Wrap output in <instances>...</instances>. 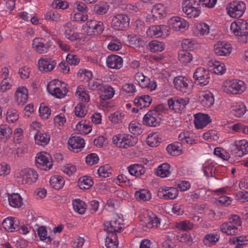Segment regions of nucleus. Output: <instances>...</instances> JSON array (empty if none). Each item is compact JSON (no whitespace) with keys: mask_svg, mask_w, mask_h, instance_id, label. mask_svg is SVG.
<instances>
[{"mask_svg":"<svg viewBox=\"0 0 248 248\" xmlns=\"http://www.w3.org/2000/svg\"><path fill=\"white\" fill-rule=\"evenodd\" d=\"M38 177V174L35 170L28 168L21 170L17 181L20 184H31L36 181Z\"/></svg>","mask_w":248,"mask_h":248,"instance_id":"nucleus-4","label":"nucleus"},{"mask_svg":"<svg viewBox=\"0 0 248 248\" xmlns=\"http://www.w3.org/2000/svg\"><path fill=\"white\" fill-rule=\"evenodd\" d=\"M246 4L243 1H234L231 2L227 7L229 15L234 18H239L244 13Z\"/></svg>","mask_w":248,"mask_h":248,"instance_id":"nucleus-6","label":"nucleus"},{"mask_svg":"<svg viewBox=\"0 0 248 248\" xmlns=\"http://www.w3.org/2000/svg\"><path fill=\"white\" fill-rule=\"evenodd\" d=\"M200 4L196 0H184L182 3L183 11L188 17H197L201 13Z\"/></svg>","mask_w":248,"mask_h":248,"instance_id":"nucleus-3","label":"nucleus"},{"mask_svg":"<svg viewBox=\"0 0 248 248\" xmlns=\"http://www.w3.org/2000/svg\"><path fill=\"white\" fill-rule=\"evenodd\" d=\"M112 226L113 225L112 224L111 221H107L104 224V230L108 232V235L113 237L115 239H116V230Z\"/></svg>","mask_w":248,"mask_h":248,"instance_id":"nucleus-52","label":"nucleus"},{"mask_svg":"<svg viewBox=\"0 0 248 248\" xmlns=\"http://www.w3.org/2000/svg\"><path fill=\"white\" fill-rule=\"evenodd\" d=\"M38 68L43 73H46L52 70L56 64L55 61H49L46 59H41L39 60Z\"/></svg>","mask_w":248,"mask_h":248,"instance_id":"nucleus-25","label":"nucleus"},{"mask_svg":"<svg viewBox=\"0 0 248 248\" xmlns=\"http://www.w3.org/2000/svg\"><path fill=\"white\" fill-rule=\"evenodd\" d=\"M152 13L154 16L161 18L166 14L165 7L162 4L158 3L155 5L152 9Z\"/></svg>","mask_w":248,"mask_h":248,"instance_id":"nucleus-48","label":"nucleus"},{"mask_svg":"<svg viewBox=\"0 0 248 248\" xmlns=\"http://www.w3.org/2000/svg\"><path fill=\"white\" fill-rule=\"evenodd\" d=\"M178 195V190L173 187L163 186L159 188L157 192V196L160 199L165 200H173Z\"/></svg>","mask_w":248,"mask_h":248,"instance_id":"nucleus-11","label":"nucleus"},{"mask_svg":"<svg viewBox=\"0 0 248 248\" xmlns=\"http://www.w3.org/2000/svg\"><path fill=\"white\" fill-rule=\"evenodd\" d=\"M220 238L219 234L216 232L215 233H209L206 234L203 239V244L208 247L214 245L219 240Z\"/></svg>","mask_w":248,"mask_h":248,"instance_id":"nucleus-34","label":"nucleus"},{"mask_svg":"<svg viewBox=\"0 0 248 248\" xmlns=\"http://www.w3.org/2000/svg\"><path fill=\"white\" fill-rule=\"evenodd\" d=\"M18 223V220L17 218H14L13 219L12 217H7L2 222V226L4 229L11 232L17 231V230L19 229Z\"/></svg>","mask_w":248,"mask_h":248,"instance_id":"nucleus-24","label":"nucleus"},{"mask_svg":"<svg viewBox=\"0 0 248 248\" xmlns=\"http://www.w3.org/2000/svg\"><path fill=\"white\" fill-rule=\"evenodd\" d=\"M152 99L148 95H142L140 96L135 98L134 100V104L137 107H140V109L142 108L149 107L151 104Z\"/></svg>","mask_w":248,"mask_h":248,"instance_id":"nucleus-27","label":"nucleus"},{"mask_svg":"<svg viewBox=\"0 0 248 248\" xmlns=\"http://www.w3.org/2000/svg\"><path fill=\"white\" fill-rule=\"evenodd\" d=\"M181 143L176 142L169 145L166 150L169 154L172 155H179L182 154Z\"/></svg>","mask_w":248,"mask_h":248,"instance_id":"nucleus-39","label":"nucleus"},{"mask_svg":"<svg viewBox=\"0 0 248 248\" xmlns=\"http://www.w3.org/2000/svg\"><path fill=\"white\" fill-rule=\"evenodd\" d=\"M86 25V32L90 35L101 34L104 30L103 23L101 21L95 20L88 21Z\"/></svg>","mask_w":248,"mask_h":248,"instance_id":"nucleus-12","label":"nucleus"},{"mask_svg":"<svg viewBox=\"0 0 248 248\" xmlns=\"http://www.w3.org/2000/svg\"><path fill=\"white\" fill-rule=\"evenodd\" d=\"M176 227L179 230L188 231L193 228V224L188 220H184L177 223Z\"/></svg>","mask_w":248,"mask_h":248,"instance_id":"nucleus-56","label":"nucleus"},{"mask_svg":"<svg viewBox=\"0 0 248 248\" xmlns=\"http://www.w3.org/2000/svg\"><path fill=\"white\" fill-rule=\"evenodd\" d=\"M93 181L86 176L80 177L78 182V186L81 189H88L93 185Z\"/></svg>","mask_w":248,"mask_h":248,"instance_id":"nucleus-42","label":"nucleus"},{"mask_svg":"<svg viewBox=\"0 0 248 248\" xmlns=\"http://www.w3.org/2000/svg\"><path fill=\"white\" fill-rule=\"evenodd\" d=\"M170 166L168 163H163L158 167L156 174L162 178L168 177L170 174Z\"/></svg>","mask_w":248,"mask_h":248,"instance_id":"nucleus-40","label":"nucleus"},{"mask_svg":"<svg viewBox=\"0 0 248 248\" xmlns=\"http://www.w3.org/2000/svg\"><path fill=\"white\" fill-rule=\"evenodd\" d=\"M187 80L185 77L179 76L174 78L173 83L176 89L183 92H186L188 87Z\"/></svg>","mask_w":248,"mask_h":248,"instance_id":"nucleus-33","label":"nucleus"},{"mask_svg":"<svg viewBox=\"0 0 248 248\" xmlns=\"http://www.w3.org/2000/svg\"><path fill=\"white\" fill-rule=\"evenodd\" d=\"M130 18L125 14H118L111 20V26L117 30H124L129 27Z\"/></svg>","mask_w":248,"mask_h":248,"instance_id":"nucleus-8","label":"nucleus"},{"mask_svg":"<svg viewBox=\"0 0 248 248\" xmlns=\"http://www.w3.org/2000/svg\"><path fill=\"white\" fill-rule=\"evenodd\" d=\"M85 203L79 199L73 201V206L74 210L79 214H83L85 211Z\"/></svg>","mask_w":248,"mask_h":248,"instance_id":"nucleus-49","label":"nucleus"},{"mask_svg":"<svg viewBox=\"0 0 248 248\" xmlns=\"http://www.w3.org/2000/svg\"><path fill=\"white\" fill-rule=\"evenodd\" d=\"M76 95L82 101L88 102L90 100L89 94L81 87L78 88Z\"/></svg>","mask_w":248,"mask_h":248,"instance_id":"nucleus-54","label":"nucleus"},{"mask_svg":"<svg viewBox=\"0 0 248 248\" xmlns=\"http://www.w3.org/2000/svg\"><path fill=\"white\" fill-rule=\"evenodd\" d=\"M138 138L129 134H118L112 138V142L119 148L126 149L135 146Z\"/></svg>","mask_w":248,"mask_h":248,"instance_id":"nucleus-2","label":"nucleus"},{"mask_svg":"<svg viewBox=\"0 0 248 248\" xmlns=\"http://www.w3.org/2000/svg\"><path fill=\"white\" fill-rule=\"evenodd\" d=\"M38 235L42 241H45L47 245H50L52 240L50 236H46L47 231L46 227H40L37 230Z\"/></svg>","mask_w":248,"mask_h":248,"instance_id":"nucleus-46","label":"nucleus"},{"mask_svg":"<svg viewBox=\"0 0 248 248\" xmlns=\"http://www.w3.org/2000/svg\"><path fill=\"white\" fill-rule=\"evenodd\" d=\"M220 229L223 232L228 235H236L238 234L241 231V228L232 225L231 223L225 222L220 226Z\"/></svg>","mask_w":248,"mask_h":248,"instance_id":"nucleus-29","label":"nucleus"},{"mask_svg":"<svg viewBox=\"0 0 248 248\" xmlns=\"http://www.w3.org/2000/svg\"><path fill=\"white\" fill-rule=\"evenodd\" d=\"M160 25L152 26L147 31L146 33L148 36L151 37L158 38L162 36L160 31Z\"/></svg>","mask_w":248,"mask_h":248,"instance_id":"nucleus-47","label":"nucleus"},{"mask_svg":"<svg viewBox=\"0 0 248 248\" xmlns=\"http://www.w3.org/2000/svg\"><path fill=\"white\" fill-rule=\"evenodd\" d=\"M193 78L196 84L201 86L206 85L210 80L209 72L204 68H198L194 73Z\"/></svg>","mask_w":248,"mask_h":248,"instance_id":"nucleus-7","label":"nucleus"},{"mask_svg":"<svg viewBox=\"0 0 248 248\" xmlns=\"http://www.w3.org/2000/svg\"><path fill=\"white\" fill-rule=\"evenodd\" d=\"M39 112L40 116L46 120L48 119L51 114L50 109L43 104L40 105Z\"/></svg>","mask_w":248,"mask_h":248,"instance_id":"nucleus-53","label":"nucleus"},{"mask_svg":"<svg viewBox=\"0 0 248 248\" xmlns=\"http://www.w3.org/2000/svg\"><path fill=\"white\" fill-rule=\"evenodd\" d=\"M210 28L209 25L205 23H201L197 25L196 31H198L200 35H204L208 34Z\"/></svg>","mask_w":248,"mask_h":248,"instance_id":"nucleus-55","label":"nucleus"},{"mask_svg":"<svg viewBox=\"0 0 248 248\" xmlns=\"http://www.w3.org/2000/svg\"><path fill=\"white\" fill-rule=\"evenodd\" d=\"M48 92L58 98H63L67 93V89L59 80L51 81L47 86Z\"/></svg>","mask_w":248,"mask_h":248,"instance_id":"nucleus-5","label":"nucleus"},{"mask_svg":"<svg viewBox=\"0 0 248 248\" xmlns=\"http://www.w3.org/2000/svg\"><path fill=\"white\" fill-rule=\"evenodd\" d=\"M12 130L10 127L6 125L0 126V140L3 142H6L10 137Z\"/></svg>","mask_w":248,"mask_h":248,"instance_id":"nucleus-38","label":"nucleus"},{"mask_svg":"<svg viewBox=\"0 0 248 248\" xmlns=\"http://www.w3.org/2000/svg\"><path fill=\"white\" fill-rule=\"evenodd\" d=\"M35 165L41 170H47L51 168L53 166L52 159L46 155L38 153L35 159Z\"/></svg>","mask_w":248,"mask_h":248,"instance_id":"nucleus-14","label":"nucleus"},{"mask_svg":"<svg viewBox=\"0 0 248 248\" xmlns=\"http://www.w3.org/2000/svg\"><path fill=\"white\" fill-rule=\"evenodd\" d=\"M160 223V220L153 213H151L148 214L147 217H145L142 225L146 228L151 229L153 228H157Z\"/></svg>","mask_w":248,"mask_h":248,"instance_id":"nucleus-22","label":"nucleus"},{"mask_svg":"<svg viewBox=\"0 0 248 248\" xmlns=\"http://www.w3.org/2000/svg\"><path fill=\"white\" fill-rule=\"evenodd\" d=\"M231 152L232 155L238 157L248 154V142L245 140L235 141L232 145Z\"/></svg>","mask_w":248,"mask_h":248,"instance_id":"nucleus-9","label":"nucleus"},{"mask_svg":"<svg viewBox=\"0 0 248 248\" xmlns=\"http://www.w3.org/2000/svg\"><path fill=\"white\" fill-rule=\"evenodd\" d=\"M123 63L122 58L118 55H110L107 59V65L110 68L120 69L122 67Z\"/></svg>","mask_w":248,"mask_h":248,"instance_id":"nucleus-23","label":"nucleus"},{"mask_svg":"<svg viewBox=\"0 0 248 248\" xmlns=\"http://www.w3.org/2000/svg\"><path fill=\"white\" fill-rule=\"evenodd\" d=\"M127 169L130 174L136 177H140L146 172V169L142 164H132L130 165Z\"/></svg>","mask_w":248,"mask_h":248,"instance_id":"nucleus-30","label":"nucleus"},{"mask_svg":"<svg viewBox=\"0 0 248 248\" xmlns=\"http://www.w3.org/2000/svg\"><path fill=\"white\" fill-rule=\"evenodd\" d=\"M135 197L138 201L145 202L149 201L151 199V194L148 189H142L136 191Z\"/></svg>","mask_w":248,"mask_h":248,"instance_id":"nucleus-35","label":"nucleus"},{"mask_svg":"<svg viewBox=\"0 0 248 248\" xmlns=\"http://www.w3.org/2000/svg\"><path fill=\"white\" fill-rule=\"evenodd\" d=\"M230 28L235 35L242 34L243 33H248V23L243 19H239L232 22Z\"/></svg>","mask_w":248,"mask_h":248,"instance_id":"nucleus-15","label":"nucleus"},{"mask_svg":"<svg viewBox=\"0 0 248 248\" xmlns=\"http://www.w3.org/2000/svg\"><path fill=\"white\" fill-rule=\"evenodd\" d=\"M189 100L187 97L185 99L180 97L172 98L168 100V105L170 109L176 112H179L184 109L189 103Z\"/></svg>","mask_w":248,"mask_h":248,"instance_id":"nucleus-10","label":"nucleus"},{"mask_svg":"<svg viewBox=\"0 0 248 248\" xmlns=\"http://www.w3.org/2000/svg\"><path fill=\"white\" fill-rule=\"evenodd\" d=\"M15 97L18 105L23 106L28 99V90L24 87L18 88L15 93Z\"/></svg>","mask_w":248,"mask_h":248,"instance_id":"nucleus-20","label":"nucleus"},{"mask_svg":"<svg viewBox=\"0 0 248 248\" xmlns=\"http://www.w3.org/2000/svg\"><path fill=\"white\" fill-rule=\"evenodd\" d=\"M210 66H214L213 68V72L217 75H222L224 73L226 68L224 63H220L219 62H215L210 61L209 63Z\"/></svg>","mask_w":248,"mask_h":248,"instance_id":"nucleus-45","label":"nucleus"},{"mask_svg":"<svg viewBox=\"0 0 248 248\" xmlns=\"http://www.w3.org/2000/svg\"><path fill=\"white\" fill-rule=\"evenodd\" d=\"M87 108L85 105L79 103L76 107L75 109V115L77 117H84L87 113Z\"/></svg>","mask_w":248,"mask_h":248,"instance_id":"nucleus-57","label":"nucleus"},{"mask_svg":"<svg viewBox=\"0 0 248 248\" xmlns=\"http://www.w3.org/2000/svg\"><path fill=\"white\" fill-rule=\"evenodd\" d=\"M68 144L70 150L78 153L84 147L85 143L84 140L81 137L74 136L69 139Z\"/></svg>","mask_w":248,"mask_h":248,"instance_id":"nucleus-18","label":"nucleus"},{"mask_svg":"<svg viewBox=\"0 0 248 248\" xmlns=\"http://www.w3.org/2000/svg\"><path fill=\"white\" fill-rule=\"evenodd\" d=\"M34 139L36 144L45 146L48 143L50 140V136L46 133L38 131L34 137Z\"/></svg>","mask_w":248,"mask_h":248,"instance_id":"nucleus-32","label":"nucleus"},{"mask_svg":"<svg viewBox=\"0 0 248 248\" xmlns=\"http://www.w3.org/2000/svg\"><path fill=\"white\" fill-rule=\"evenodd\" d=\"M118 241L117 237L115 239L113 237L107 235L106 240V246L107 248H118Z\"/></svg>","mask_w":248,"mask_h":248,"instance_id":"nucleus-60","label":"nucleus"},{"mask_svg":"<svg viewBox=\"0 0 248 248\" xmlns=\"http://www.w3.org/2000/svg\"><path fill=\"white\" fill-rule=\"evenodd\" d=\"M221 89L224 93L228 94H240L245 91L246 87L243 81L233 79L224 81Z\"/></svg>","mask_w":248,"mask_h":248,"instance_id":"nucleus-1","label":"nucleus"},{"mask_svg":"<svg viewBox=\"0 0 248 248\" xmlns=\"http://www.w3.org/2000/svg\"><path fill=\"white\" fill-rule=\"evenodd\" d=\"M64 34L66 37L71 41H74L78 38V34L74 33L72 28V24L68 22L64 26Z\"/></svg>","mask_w":248,"mask_h":248,"instance_id":"nucleus-43","label":"nucleus"},{"mask_svg":"<svg viewBox=\"0 0 248 248\" xmlns=\"http://www.w3.org/2000/svg\"><path fill=\"white\" fill-rule=\"evenodd\" d=\"M98 93L101 100H108L113 96L114 90L110 86H102L100 88Z\"/></svg>","mask_w":248,"mask_h":248,"instance_id":"nucleus-28","label":"nucleus"},{"mask_svg":"<svg viewBox=\"0 0 248 248\" xmlns=\"http://www.w3.org/2000/svg\"><path fill=\"white\" fill-rule=\"evenodd\" d=\"M148 47L152 52H161L165 49V44L157 40H153L149 43Z\"/></svg>","mask_w":248,"mask_h":248,"instance_id":"nucleus-36","label":"nucleus"},{"mask_svg":"<svg viewBox=\"0 0 248 248\" xmlns=\"http://www.w3.org/2000/svg\"><path fill=\"white\" fill-rule=\"evenodd\" d=\"M64 184V179L61 176L55 175L52 176L50 179V186L56 189H60L62 188Z\"/></svg>","mask_w":248,"mask_h":248,"instance_id":"nucleus-37","label":"nucleus"},{"mask_svg":"<svg viewBox=\"0 0 248 248\" xmlns=\"http://www.w3.org/2000/svg\"><path fill=\"white\" fill-rule=\"evenodd\" d=\"M169 24L170 28H171V30L181 31H184L188 25V23L184 19L178 16L171 18L169 21Z\"/></svg>","mask_w":248,"mask_h":248,"instance_id":"nucleus-16","label":"nucleus"},{"mask_svg":"<svg viewBox=\"0 0 248 248\" xmlns=\"http://www.w3.org/2000/svg\"><path fill=\"white\" fill-rule=\"evenodd\" d=\"M50 46V42L46 41L43 38H35L32 42L33 48L39 53H46Z\"/></svg>","mask_w":248,"mask_h":248,"instance_id":"nucleus-17","label":"nucleus"},{"mask_svg":"<svg viewBox=\"0 0 248 248\" xmlns=\"http://www.w3.org/2000/svg\"><path fill=\"white\" fill-rule=\"evenodd\" d=\"M194 121L195 127L201 129L211 122V120L208 115L199 113L194 115Z\"/></svg>","mask_w":248,"mask_h":248,"instance_id":"nucleus-19","label":"nucleus"},{"mask_svg":"<svg viewBox=\"0 0 248 248\" xmlns=\"http://www.w3.org/2000/svg\"><path fill=\"white\" fill-rule=\"evenodd\" d=\"M177 239L180 242L185 243L188 246H191L193 243V239L190 235L184 233L177 236Z\"/></svg>","mask_w":248,"mask_h":248,"instance_id":"nucleus-58","label":"nucleus"},{"mask_svg":"<svg viewBox=\"0 0 248 248\" xmlns=\"http://www.w3.org/2000/svg\"><path fill=\"white\" fill-rule=\"evenodd\" d=\"M124 116V114L122 113L116 111L111 114L109 116V119L113 123L119 124L122 122Z\"/></svg>","mask_w":248,"mask_h":248,"instance_id":"nucleus-59","label":"nucleus"},{"mask_svg":"<svg viewBox=\"0 0 248 248\" xmlns=\"http://www.w3.org/2000/svg\"><path fill=\"white\" fill-rule=\"evenodd\" d=\"M8 201L10 205L13 207H18L21 205V198L17 193H14L8 196Z\"/></svg>","mask_w":248,"mask_h":248,"instance_id":"nucleus-44","label":"nucleus"},{"mask_svg":"<svg viewBox=\"0 0 248 248\" xmlns=\"http://www.w3.org/2000/svg\"><path fill=\"white\" fill-rule=\"evenodd\" d=\"M160 114L155 111L149 110L144 116L143 123L144 124L150 126H157L159 125L161 118Z\"/></svg>","mask_w":248,"mask_h":248,"instance_id":"nucleus-13","label":"nucleus"},{"mask_svg":"<svg viewBox=\"0 0 248 248\" xmlns=\"http://www.w3.org/2000/svg\"><path fill=\"white\" fill-rule=\"evenodd\" d=\"M95 12L99 15L106 14L109 9V5L106 2H101L97 4L94 7Z\"/></svg>","mask_w":248,"mask_h":248,"instance_id":"nucleus-50","label":"nucleus"},{"mask_svg":"<svg viewBox=\"0 0 248 248\" xmlns=\"http://www.w3.org/2000/svg\"><path fill=\"white\" fill-rule=\"evenodd\" d=\"M231 202V198L225 196H222L218 198L216 203L218 205L227 206L230 205Z\"/></svg>","mask_w":248,"mask_h":248,"instance_id":"nucleus-64","label":"nucleus"},{"mask_svg":"<svg viewBox=\"0 0 248 248\" xmlns=\"http://www.w3.org/2000/svg\"><path fill=\"white\" fill-rule=\"evenodd\" d=\"M192 55L186 50H182L178 54V59L180 62L184 65L190 62L192 60Z\"/></svg>","mask_w":248,"mask_h":248,"instance_id":"nucleus-41","label":"nucleus"},{"mask_svg":"<svg viewBox=\"0 0 248 248\" xmlns=\"http://www.w3.org/2000/svg\"><path fill=\"white\" fill-rule=\"evenodd\" d=\"M19 117L18 111L14 108H10L6 113V120L11 123L16 122Z\"/></svg>","mask_w":248,"mask_h":248,"instance_id":"nucleus-51","label":"nucleus"},{"mask_svg":"<svg viewBox=\"0 0 248 248\" xmlns=\"http://www.w3.org/2000/svg\"><path fill=\"white\" fill-rule=\"evenodd\" d=\"M215 53L218 56H227L232 51L230 44L224 42H219L214 45Z\"/></svg>","mask_w":248,"mask_h":248,"instance_id":"nucleus-21","label":"nucleus"},{"mask_svg":"<svg viewBox=\"0 0 248 248\" xmlns=\"http://www.w3.org/2000/svg\"><path fill=\"white\" fill-rule=\"evenodd\" d=\"M231 109L232 113L237 117H241L246 111V106L242 102L234 103Z\"/></svg>","mask_w":248,"mask_h":248,"instance_id":"nucleus-26","label":"nucleus"},{"mask_svg":"<svg viewBox=\"0 0 248 248\" xmlns=\"http://www.w3.org/2000/svg\"><path fill=\"white\" fill-rule=\"evenodd\" d=\"M200 101L205 107H210L214 103V96L210 92L203 93L200 96Z\"/></svg>","mask_w":248,"mask_h":248,"instance_id":"nucleus-31","label":"nucleus"},{"mask_svg":"<svg viewBox=\"0 0 248 248\" xmlns=\"http://www.w3.org/2000/svg\"><path fill=\"white\" fill-rule=\"evenodd\" d=\"M102 84V81L99 79H96L93 80H90L88 82V86L89 88L93 90H100Z\"/></svg>","mask_w":248,"mask_h":248,"instance_id":"nucleus-63","label":"nucleus"},{"mask_svg":"<svg viewBox=\"0 0 248 248\" xmlns=\"http://www.w3.org/2000/svg\"><path fill=\"white\" fill-rule=\"evenodd\" d=\"M108 48L111 51H118L121 49L122 44L118 39H113L108 44Z\"/></svg>","mask_w":248,"mask_h":248,"instance_id":"nucleus-61","label":"nucleus"},{"mask_svg":"<svg viewBox=\"0 0 248 248\" xmlns=\"http://www.w3.org/2000/svg\"><path fill=\"white\" fill-rule=\"evenodd\" d=\"M157 135L155 133L150 134L147 138L146 143L151 147H155L158 145Z\"/></svg>","mask_w":248,"mask_h":248,"instance_id":"nucleus-62","label":"nucleus"}]
</instances>
